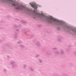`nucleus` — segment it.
Segmentation results:
<instances>
[{
	"mask_svg": "<svg viewBox=\"0 0 76 76\" xmlns=\"http://www.w3.org/2000/svg\"><path fill=\"white\" fill-rule=\"evenodd\" d=\"M29 4H31V7H33L34 9H37V7L38 6L37 4H34L32 3L31 2H30Z\"/></svg>",
	"mask_w": 76,
	"mask_h": 76,
	"instance_id": "1",
	"label": "nucleus"
},
{
	"mask_svg": "<svg viewBox=\"0 0 76 76\" xmlns=\"http://www.w3.org/2000/svg\"><path fill=\"white\" fill-rule=\"evenodd\" d=\"M48 19H51L52 20H53V21H55V22H58V21L56 19L54 18H53L52 16H50L48 18Z\"/></svg>",
	"mask_w": 76,
	"mask_h": 76,
	"instance_id": "2",
	"label": "nucleus"
},
{
	"mask_svg": "<svg viewBox=\"0 0 76 76\" xmlns=\"http://www.w3.org/2000/svg\"><path fill=\"white\" fill-rule=\"evenodd\" d=\"M21 7H22L21 6H19V5H17V7H16V9H20Z\"/></svg>",
	"mask_w": 76,
	"mask_h": 76,
	"instance_id": "3",
	"label": "nucleus"
},
{
	"mask_svg": "<svg viewBox=\"0 0 76 76\" xmlns=\"http://www.w3.org/2000/svg\"><path fill=\"white\" fill-rule=\"evenodd\" d=\"M12 5L14 6H16V5L15 4H12Z\"/></svg>",
	"mask_w": 76,
	"mask_h": 76,
	"instance_id": "4",
	"label": "nucleus"
},
{
	"mask_svg": "<svg viewBox=\"0 0 76 76\" xmlns=\"http://www.w3.org/2000/svg\"><path fill=\"white\" fill-rule=\"evenodd\" d=\"M10 1H11V2H12V1H13V0H10Z\"/></svg>",
	"mask_w": 76,
	"mask_h": 76,
	"instance_id": "5",
	"label": "nucleus"
},
{
	"mask_svg": "<svg viewBox=\"0 0 76 76\" xmlns=\"http://www.w3.org/2000/svg\"><path fill=\"white\" fill-rule=\"evenodd\" d=\"M22 7H24V6H22Z\"/></svg>",
	"mask_w": 76,
	"mask_h": 76,
	"instance_id": "6",
	"label": "nucleus"
},
{
	"mask_svg": "<svg viewBox=\"0 0 76 76\" xmlns=\"http://www.w3.org/2000/svg\"><path fill=\"white\" fill-rule=\"evenodd\" d=\"M42 15H43V14H42Z\"/></svg>",
	"mask_w": 76,
	"mask_h": 76,
	"instance_id": "7",
	"label": "nucleus"
},
{
	"mask_svg": "<svg viewBox=\"0 0 76 76\" xmlns=\"http://www.w3.org/2000/svg\"><path fill=\"white\" fill-rule=\"evenodd\" d=\"M25 8V9H26V8Z\"/></svg>",
	"mask_w": 76,
	"mask_h": 76,
	"instance_id": "8",
	"label": "nucleus"
}]
</instances>
